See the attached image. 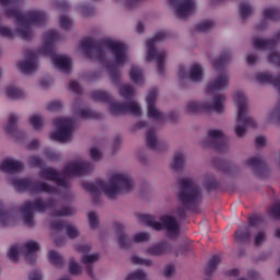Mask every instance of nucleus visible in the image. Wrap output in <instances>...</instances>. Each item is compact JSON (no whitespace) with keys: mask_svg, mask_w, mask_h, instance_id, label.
Here are the masks:
<instances>
[{"mask_svg":"<svg viewBox=\"0 0 280 280\" xmlns=\"http://www.w3.org/2000/svg\"><path fill=\"white\" fill-rule=\"evenodd\" d=\"M104 47L109 49L115 58V63L109 62L106 63L105 67L109 72L114 84H119L121 72L119 71L118 67H124V65L128 62V47L126 44H124V42H117L113 39L102 42L93 38H88L81 42V49L85 56L88 58L98 60L100 62H104L106 60Z\"/></svg>","mask_w":280,"mask_h":280,"instance_id":"1","label":"nucleus"},{"mask_svg":"<svg viewBox=\"0 0 280 280\" xmlns=\"http://www.w3.org/2000/svg\"><path fill=\"white\" fill-rule=\"evenodd\" d=\"M84 189L92 194L94 205H100V191H104L109 200H116L117 196L130 194L135 189V180L126 173H114L109 176V182L97 180L96 183H83Z\"/></svg>","mask_w":280,"mask_h":280,"instance_id":"2","label":"nucleus"},{"mask_svg":"<svg viewBox=\"0 0 280 280\" xmlns=\"http://www.w3.org/2000/svg\"><path fill=\"white\" fill-rule=\"evenodd\" d=\"M178 207L175 211L178 220H187V212H198L205 200L202 187L191 177H182L177 180Z\"/></svg>","mask_w":280,"mask_h":280,"instance_id":"3","label":"nucleus"},{"mask_svg":"<svg viewBox=\"0 0 280 280\" xmlns=\"http://www.w3.org/2000/svg\"><path fill=\"white\" fill-rule=\"evenodd\" d=\"M58 207V201L55 199H47L43 201V199H35L34 201L24 202L20 211L22 213V220L28 229H34L36 226V220L34 219V212L45 213L47 209H50L51 218H69V215H73L75 210L71 206H62L60 209Z\"/></svg>","mask_w":280,"mask_h":280,"instance_id":"4","label":"nucleus"},{"mask_svg":"<svg viewBox=\"0 0 280 280\" xmlns=\"http://www.w3.org/2000/svg\"><path fill=\"white\" fill-rule=\"evenodd\" d=\"M92 170L93 164L91 162L77 161L67 164L62 171V174L52 167L42 168L40 177L44 178V180H52V183H57L58 187L69 189L71 184L69 180L62 178V176H86V174H91Z\"/></svg>","mask_w":280,"mask_h":280,"instance_id":"5","label":"nucleus"},{"mask_svg":"<svg viewBox=\"0 0 280 280\" xmlns=\"http://www.w3.org/2000/svg\"><path fill=\"white\" fill-rule=\"evenodd\" d=\"M5 15L9 19H15L16 32L23 40H32L34 38L32 25H43L47 21V14L44 11L23 13L19 8H10L5 10Z\"/></svg>","mask_w":280,"mask_h":280,"instance_id":"6","label":"nucleus"},{"mask_svg":"<svg viewBox=\"0 0 280 280\" xmlns=\"http://www.w3.org/2000/svg\"><path fill=\"white\" fill-rule=\"evenodd\" d=\"M137 220L140 224L151 226L154 231H166L167 237L174 240L180 237V222L172 214H164L160 218V222L152 214H136Z\"/></svg>","mask_w":280,"mask_h":280,"instance_id":"7","label":"nucleus"},{"mask_svg":"<svg viewBox=\"0 0 280 280\" xmlns=\"http://www.w3.org/2000/svg\"><path fill=\"white\" fill-rule=\"evenodd\" d=\"M234 102L238 108L234 132L238 139H242L246 137L248 128H257V121L248 114V98L244 92H236Z\"/></svg>","mask_w":280,"mask_h":280,"instance_id":"8","label":"nucleus"},{"mask_svg":"<svg viewBox=\"0 0 280 280\" xmlns=\"http://www.w3.org/2000/svg\"><path fill=\"white\" fill-rule=\"evenodd\" d=\"M58 40V31L51 30L44 35V45L38 49V54L52 58V63L62 73H71V58L62 55H56L54 44Z\"/></svg>","mask_w":280,"mask_h":280,"instance_id":"9","label":"nucleus"},{"mask_svg":"<svg viewBox=\"0 0 280 280\" xmlns=\"http://www.w3.org/2000/svg\"><path fill=\"white\" fill-rule=\"evenodd\" d=\"M167 38L166 32H158L153 37L147 40V62H156L158 72L160 75L165 73V58H167V51L156 50V44L163 43Z\"/></svg>","mask_w":280,"mask_h":280,"instance_id":"10","label":"nucleus"},{"mask_svg":"<svg viewBox=\"0 0 280 280\" xmlns=\"http://www.w3.org/2000/svg\"><path fill=\"white\" fill-rule=\"evenodd\" d=\"M226 96L223 94H217L212 98V103L200 102V101H189L186 104V113L188 115H200V113H217V115H222L224 113V102Z\"/></svg>","mask_w":280,"mask_h":280,"instance_id":"11","label":"nucleus"},{"mask_svg":"<svg viewBox=\"0 0 280 280\" xmlns=\"http://www.w3.org/2000/svg\"><path fill=\"white\" fill-rule=\"evenodd\" d=\"M54 125L56 131L50 135L52 141H58L59 143H69V141H72L73 132H75V120L73 118H56Z\"/></svg>","mask_w":280,"mask_h":280,"instance_id":"12","label":"nucleus"},{"mask_svg":"<svg viewBox=\"0 0 280 280\" xmlns=\"http://www.w3.org/2000/svg\"><path fill=\"white\" fill-rule=\"evenodd\" d=\"M11 185L18 189V191H30L31 194H57L58 190L51 185L43 182H34L27 178H13Z\"/></svg>","mask_w":280,"mask_h":280,"instance_id":"13","label":"nucleus"},{"mask_svg":"<svg viewBox=\"0 0 280 280\" xmlns=\"http://www.w3.org/2000/svg\"><path fill=\"white\" fill-rule=\"evenodd\" d=\"M205 148H212L217 152H226L229 150V142L224 137V131L220 129H209L207 137L202 140Z\"/></svg>","mask_w":280,"mask_h":280,"instance_id":"14","label":"nucleus"},{"mask_svg":"<svg viewBox=\"0 0 280 280\" xmlns=\"http://www.w3.org/2000/svg\"><path fill=\"white\" fill-rule=\"evenodd\" d=\"M158 97L159 90L151 89L147 95V114L149 119H154V121L163 124V121H165V114H163V112L156 107Z\"/></svg>","mask_w":280,"mask_h":280,"instance_id":"15","label":"nucleus"},{"mask_svg":"<svg viewBox=\"0 0 280 280\" xmlns=\"http://www.w3.org/2000/svg\"><path fill=\"white\" fill-rule=\"evenodd\" d=\"M168 3L175 9L177 19L185 21L196 12V2L194 0H168Z\"/></svg>","mask_w":280,"mask_h":280,"instance_id":"16","label":"nucleus"},{"mask_svg":"<svg viewBox=\"0 0 280 280\" xmlns=\"http://www.w3.org/2000/svg\"><path fill=\"white\" fill-rule=\"evenodd\" d=\"M145 143L147 148L153 152H167V150H170V144L166 141L159 139L156 131L152 128L147 131Z\"/></svg>","mask_w":280,"mask_h":280,"instance_id":"17","label":"nucleus"},{"mask_svg":"<svg viewBox=\"0 0 280 280\" xmlns=\"http://www.w3.org/2000/svg\"><path fill=\"white\" fill-rule=\"evenodd\" d=\"M245 165L250 167L257 178H268V174H270L268 164L261 158H249L245 161Z\"/></svg>","mask_w":280,"mask_h":280,"instance_id":"18","label":"nucleus"},{"mask_svg":"<svg viewBox=\"0 0 280 280\" xmlns=\"http://www.w3.org/2000/svg\"><path fill=\"white\" fill-rule=\"evenodd\" d=\"M25 60L18 63V67L22 73H36L38 71V63L36 62V52L26 50L24 52Z\"/></svg>","mask_w":280,"mask_h":280,"instance_id":"19","label":"nucleus"},{"mask_svg":"<svg viewBox=\"0 0 280 280\" xmlns=\"http://www.w3.org/2000/svg\"><path fill=\"white\" fill-rule=\"evenodd\" d=\"M115 231H116V242L121 248V250H130L132 248L133 241L130 238L128 233H126V226L120 223H115Z\"/></svg>","mask_w":280,"mask_h":280,"instance_id":"20","label":"nucleus"},{"mask_svg":"<svg viewBox=\"0 0 280 280\" xmlns=\"http://www.w3.org/2000/svg\"><path fill=\"white\" fill-rule=\"evenodd\" d=\"M40 250V245L38 242L35 241H28L23 245V253L25 255V261L33 266V264H36V254Z\"/></svg>","mask_w":280,"mask_h":280,"instance_id":"21","label":"nucleus"},{"mask_svg":"<svg viewBox=\"0 0 280 280\" xmlns=\"http://www.w3.org/2000/svg\"><path fill=\"white\" fill-rule=\"evenodd\" d=\"M171 252L172 244H170V242L167 241H161L159 243H155L147 249L148 255H151L152 257H163Z\"/></svg>","mask_w":280,"mask_h":280,"instance_id":"22","label":"nucleus"},{"mask_svg":"<svg viewBox=\"0 0 280 280\" xmlns=\"http://www.w3.org/2000/svg\"><path fill=\"white\" fill-rule=\"evenodd\" d=\"M229 86V74L221 73L214 80L210 81L206 88L207 93H213L215 91H224Z\"/></svg>","mask_w":280,"mask_h":280,"instance_id":"23","label":"nucleus"},{"mask_svg":"<svg viewBox=\"0 0 280 280\" xmlns=\"http://www.w3.org/2000/svg\"><path fill=\"white\" fill-rule=\"evenodd\" d=\"M73 113L77 117L81 119H102V114L91 109L80 107V101H74Z\"/></svg>","mask_w":280,"mask_h":280,"instance_id":"24","label":"nucleus"},{"mask_svg":"<svg viewBox=\"0 0 280 280\" xmlns=\"http://www.w3.org/2000/svg\"><path fill=\"white\" fill-rule=\"evenodd\" d=\"M279 40H280V32L277 33L273 36V38H270V39H262L259 37H255L253 40V46L255 47V49H260L262 51H266V49H275Z\"/></svg>","mask_w":280,"mask_h":280,"instance_id":"25","label":"nucleus"},{"mask_svg":"<svg viewBox=\"0 0 280 280\" xmlns=\"http://www.w3.org/2000/svg\"><path fill=\"white\" fill-rule=\"evenodd\" d=\"M23 167L24 165L19 160H4L0 165V170L7 174H19Z\"/></svg>","mask_w":280,"mask_h":280,"instance_id":"26","label":"nucleus"},{"mask_svg":"<svg viewBox=\"0 0 280 280\" xmlns=\"http://www.w3.org/2000/svg\"><path fill=\"white\" fill-rule=\"evenodd\" d=\"M262 16H264V20L256 25V30H258V32H261V30H266L268 19L276 20L280 18V9L279 8L265 9Z\"/></svg>","mask_w":280,"mask_h":280,"instance_id":"27","label":"nucleus"},{"mask_svg":"<svg viewBox=\"0 0 280 280\" xmlns=\"http://www.w3.org/2000/svg\"><path fill=\"white\" fill-rule=\"evenodd\" d=\"M187 167V155L183 152H176L173 155V161L171 163V168L174 172H183Z\"/></svg>","mask_w":280,"mask_h":280,"instance_id":"28","label":"nucleus"},{"mask_svg":"<svg viewBox=\"0 0 280 280\" xmlns=\"http://www.w3.org/2000/svg\"><path fill=\"white\" fill-rule=\"evenodd\" d=\"M188 80L195 83L202 82L205 80V68L198 63L192 65L188 72Z\"/></svg>","mask_w":280,"mask_h":280,"instance_id":"29","label":"nucleus"},{"mask_svg":"<svg viewBox=\"0 0 280 280\" xmlns=\"http://www.w3.org/2000/svg\"><path fill=\"white\" fill-rule=\"evenodd\" d=\"M222 264V256L214 255L208 261V265L205 269L206 277H213V272L218 270V267Z\"/></svg>","mask_w":280,"mask_h":280,"instance_id":"30","label":"nucleus"},{"mask_svg":"<svg viewBox=\"0 0 280 280\" xmlns=\"http://www.w3.org/2000/svg\"><path fill=\"white\" fill-rule=\"evenodd\" d=\"M233 56L231 55V50H223L218 59L213 61V67L215 71H222L224 65L231 62Z\"/></svg>","mask_w":280,"mask_h":280,"instance_id":"31","label":"nucleus"},{"mask_svg":"<svg viewBox=\"0 0 280 280\" xmlns=\"http://www.w3.org/2000/svg\"><path fill=\"white\" fill-rule=\"evenodd\" d=\"M91 97L94 102H102L103 104H109L113 101V95L104 90L93 91Z\"/></svg>","mask_w":280,"mask_h":280,"instance_id":"32","label":"nucleus"},{"mask_svg":"<svg viewBox=\"0 0 280 280\" xmlns=\"http://www.w3.org/2000/svg\"><path fill=\"white\" fill-rule=\"evenodd\" d=\"M109 113L114 117H119L120 115H126V102L119 103L117 101L109 102Z\"/></svg>","mask_w":280,"mask_h":280,"instance_id":"33","label":"nucleus"},{"mask_svg":"<svg viewBox=\"0 0 280 280\" xmlns=\"http://www.w3.org/2000/svg\"><path fill=\"white\" fill-rule=\"evenodd\" d=\"M203 187L207 191H215V189H220V182H218L215 176L206 174L203 176Z\"/></svg>","mask_w":280,"mask_h":280,"instance_id":"34","label":"nucleus"},{"mask_svg":"<svg viewBox=\"0 0 280 280\" xmlns=\"http://www.w3.org/2000/svg\"><path fill=\"white\" fill-rule=\"evenodd\" d=\"M129 78L131 82H135V84H140V85L143 84L144 82L143 70H141L139 66H131Z\"/></svg>","mask_w":280,"mask_h":280,"instance_id":"35","label":"nucleus"},{"mask_svg":"<svg viewBox=\"0 0 280 280\" xmlns=\"http://www.w3.org/2000/svg\"><path fill=\"white\" fill-rule=\"evenodd\" d=\"M126 114L141 117V106L137 101L125 102V115Z\"/></svg>","mask_w":280,"mask_h":280,"instance_id":"36","label":"nucleus"},{"mask_svg":"<svg viewBox=\"0 0 280 280\" xmlns=\"http://www.w3.org/2000/svg\"><path fill=\"white\" fill-rule=\"evenodd\" d=\"M48 259L52 266H56V268H62V266H65V258H62V255L56 250H50L48 253Z\"/></svg>","mask_w":280,"mask_h":280,"instance_id":"37","label":"nucleus"},{"mask_svg":"<svg viewBox=\"0 0 280 280\" xmlns=\"http://www.w3.org/2000/svg\"><path fill=\"white\" fill-rule=\"evenodd\" d=\"M18 125H19V116L11 114L9 116L7 126L4 127L7 135H14V132H16Z\"/></svg>","mask_w":280,"mask_h":280,"instance_id":"38","label":"nucleus"},{"mask_svg":"<svg viewBox=\"0 0 280 280\" xmlns=\"http://www.w3.org/2000/svg\"><path fill=\"white\" fill-rule=\"evenodd\" d=\"M234 235H235L236 242H240V244L250 242V228H247L246 230L240 229L235 232Z\"/></svg>","mask_w":280,"mask_h":280,"instance_id":"39","label":"nucleus"},{"mask_svg":"<svg viewBox=\"0 0 280 280\" xmlns=\"http://www.w3.org/2000/svg\"><path fill=\"white\" fill-rule=\"evenodd\" d=\"M215 27V23L211 20H206L200 22L195 26L196 32H200L201 34H207V32H211V28Z\"/></svg>","mask_w":280,"mask_h":280,"instance_id":"40","label":"nucleus"},{"mask_svg":"<svg viewBox=\"0 0 280 280\" xmlns=\"http://www.w3.org/2000/svg\"><path fill=\"white\" fill-rule=\"evenodd\" d=\"M119 95L120 97H124V100H132L135 88L130 84H125L119 88Z\"/></svg>","mask_w":280,"mask_h":280,"instance_id":"41","label":"nucleus"},{"mask_svg":"<svg viewBox=\"0 0 280 280\" xmlns=\"http://www.w3.org/2000/svg\"><path fill=\"white\" fill-rule=\"evenodd\" d=\"M240 16L242 21H246L248 16H253V7L250 4L243 2L240 5Z\"/></svg>","mask_w":280,"mask_h":280,"instance_id":"42","label":"nucleus"},{"mask_svg":"<svg viewBox=\"0 0 280 280\" xmlns=\"http://www.w3.org/2000/svg\"><path fill=\"white\" fill-rule=\"evenodd\" d=\"M24 93L21 89L16 86H8L7 88V96L10 100H21L23 97Z\"/></svg>","mask_w":280,"mask_h":280,"instance_id":"43","label":"nucleus"},{"mask_svg":"<svg viewBox=\"0 0 280 280\" xmlns=\"http://www.w3.org/2000/svg\"><path fill=\"white\" fill-rule=\"evenodd\" d=\"M12 222V214L3 210V205L0 203V226H8Z\"/></svg>","mask_w":280,"mask_h":280,"instance_id":"44","label":"nucleus"},{"mask_svg":"<svg viewBox=\"0 0 280 280\" xmlns=\"http://www.w3.org/2000/svg\"><path fill=\"white\" fill-rule=\"evenodd\" d=\"M131 261L136 266H145L147 268H150V267H152L154 265L152 259H145V258H141L139 256H132L131 257Z\"/></svg>","mask_w":280,"mask_h":280,"instance_id":"45","label":"nucleus"},{"mask_svg":"<svg viewBox=\"0 0 280 280\" xmlns=\"http://www.w3.org/2000/svg\"><path fill=\"white\" fill-rule=\"evenodd\" d=\"M30 124L35 130H40L43 128V116L33 115L30 117Z\"/></svg>","mask_w":280,"mask_h":280,"instance_id":"46","label":"nucleus"},{"mask_svg":"<svg viewBox=\"0 0 280 280\" xmlns=\"http://www.w3.org/2000/svg\"><path fill=\"white\" fill-rule=\"evenodd\" d=\"M100 260V254H92V255H83L81 257L82 264L85 266H91V264H95V261Z\"/></svg>","mask_w":280,"mask_h":280,"instance_id":"47","label":"nucleus"},{"mask_svg":"<svg viewBox=\"0 0 280 280\" xmlns=\"http://www.w3.org/2000/svg\"><path fill=\"white\" fill-rule=\"evenodd\" d=\"M66 231L70 240H75V237H80V231L72 224L67 223Z\"/></svg>","mask_w":280,"mask_h":280,"instance_id":"48","label":"nucleus"},{"mask_svg":"<svg viewBox=\"0 0 280 280\" xmlns=\"http://www.w3.org/2000/svg\"><path fill=\"white\" fill-rule=\"evenodd\" d=\"M269 213L275 220H280V200L275 201L273 206L269 209Z\"/></svg>","mask_w":280,"mask_h":280,"instance_id":"49","label":"nucleus"},{"mask_svg":"<svg viewBox=\"0 0 280 280\" xmlns=\"http://www.w3.org/2000/svg\"><path fill=\"white\" fill-rule=\"evenodd\" d=\"M132 242L136 244H141L142 242H150V233L148 232H140L133 236Z\"/></svg>","mask_w":280,"mask_h":280,"instance_id":"50","label":"nucleus"},{"mask_svg":"<svg viewBox=\"0 0 280 280\" xmlns=\"http://www.w3.org/2000/svg\"><path fill=\"white\" fill-rule=\"evenodd\" d=\"M61 30H71V25H73V21L71 18L67 15H61L59 19Z\"/></svg>","mask_w":280,"mask_h":280,"instance_id":"51","label":"nucleus"},{"mask_svg":"<svg viewBox=\"0 0 280 280\" xmlns=\"http://www.w3.org/2000/svg\"><path fill=\"white\" fill-rule=\"evenodd\" d=\"M8 257L14 264H16V261H19V245H12L10 247L9 253H8Z\"/></svg>","mask_w":280,"mask_h":280,"instance_id":"52","label":"nucleus"},{"mask_svg":"<svg viewBox=\"0 0 280 280\" xmlns=\"http://www.w3.org/2000/svg\"><path fill=\"white\" fill-rule=\"evenodd\" d=\"M69 272L70 275H80V272H82V268L73 258L70 259Z\"/></svg>","mask_w":280,"mask_h":280,"instance_id":"53","label":"nucleus"},{"mask_svg":"<svg viewBox=\"0 0 280 280\" xmlns=\"http://www.w3.org/2000/svg\"><path fill=\"white\" fill-rule=\"evenodd\" d=\"M88 218H89L91 229H97V225L100 224L97 212H90L88 214Z\"/></svg>","mask_w":280,"mask_h":280,"instance_id":"54","label":"nucleus"},{"mask_svg":"<svg viewBox=\"0 0 280 280\" xmlns=\"http://www.w3.org/2000/svg\"><path fill=\"white\" fill-rule=\"evenodd\" d=\"M266 242V231H259L254 237V245L261 246Z\"/></svg>","mask_w":280,"mask_h":280,"instance_id":"55","label":"nucleus"},{"mask_svg":"<svg viewBox=\"0 0 280 280\" xmlns=\"http://www.w3.org/2000/svg\"><path fill=\"white\" fill-rule=\"evenodd\" d=\"M79 9H80L82 16H93V14H95V9H93L86 4L80 5Z\"/></svg>","mask_w":280,"mask_h":280,"instance_id":"56","label":"nucleus"},{"mask_svg":"<svg viewBox=\"0 0 280 280\" xmlns=\"http://www.w3.org/2000/svg\"><path fill=\"white\" fill-rule=\"evenodd\" d=\"M67 224L65 221L56 220L50 223V229L52 231H62V229H67Z\"/></svg>","mask_w":280,"mask_h":280,"instance_id":"57","label":"nucleus"},{"mask_svg":"<svg viewBox=\"0 0 280 280\" xmlns=\"http://www.w3.org/2000/svg\"><path fill=\"white\" fill-rule=\"evenodd\" d=\"M163 275L166 277V279H172V277L176 275V266L166 265Z\"/></svg>","mask_w":280,"mask_h":280,"instance_id":"58","label":"nucleus"},{"mask_svg":"<svg viewBox=\"0 0 280 280\" xmlns=\"http://www.w3.org/2000/svg\"><path fill=\"white\" fill-rule=\"evenodd\" d=\"M30 167H43V160L36 155L28 158Z\"/></svg>","mask_w":280,"mask_h":280,"instance_id":"59","label":"nucleus"},{"mask_svg":"<svg viewBox=\"0 0 280 280\" xmlns=\"http://www.w3.org/2000/svg\"><path fill=\"white\" fill-rule=\"evenodd\" d=\"M62 108V103L60 101H52L47 105V110L50 113H56Z\"/></svg>","mask_w":280,"mask_h":280,"instance_id":"60","label":"nucleus"},{"mask_svg":"<svg viewBox=\"0 0 280 280\" xmlns=\"http://www.w3.org/2000/svg\"><path fill=\"white\" fill-rule=\"evenodd\" d=\"M90 156L92 161H102V151L97 148H92L90 150Z\"/></svg>","mask_w":280,"mask_h":280,"instance_id":"61","label":"nucleus"},{"mask_svg":"<svg viewBox=\"0 0 280 280\" xmlns=\"http://www.w3.org/2000/svg\"><path fill=\"white\" fill-rule=\"evenodd\" d=\"M0 36H3L4 38H14V33L9 27L1 26Z\"/></svg>","mask_w":280,"mask_h":280,"instance_id":"62","label":"nucleus"},{"mask_svg":"<svg viewBox=\"0 0 280 280\" xmlns=\"http://www.w3.org/2000/svg\"><path fill=\"white\" fill-rule=\"evenodd\" d=\"M269 62L280 67V52H278V51L271 52L270 56H269Z\"/></svg>","mask_w":280,"mask_h":280,"instance_id":"63","label":"nucleus"},{"mask_svg":"<svg viewBox=\"0 0 280 280\" xmlns=\"http://www.w3.org/2000/svg\"><path fill=\"white\" fill-rule=\"evenodd\" d=\"M45 156L47 159H49L50 161H59L60 159V154L56 153V151H51V150H46L45 151Z\"/></svg>","mask_w":280,"mask_h":280,"instance_id":"64","label":"nucleus"}]
</instances>
